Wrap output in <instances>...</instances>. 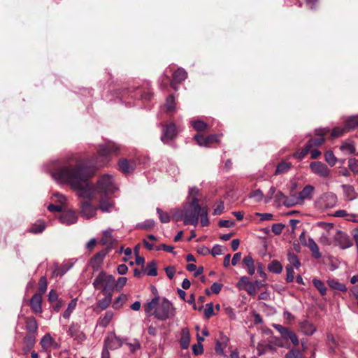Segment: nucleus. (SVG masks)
Segmentation results:
<instances>
[{"label": "nucleus", "instance_id": "nucleus-1", "mask_svg": "<svg viewBox=\"0 0 358 358\" xmlns=\"http://www.w3.org/2000/svg\"><path fill=\"white\" fill-rule=\"evenodd\" d=\"M120 147L113 141L98 145L97 152L81 159L74 166L61 159H52L42 165L41 170L52 179H92L110 161V155L118 154Z\"/></svg>", "mask_w": 358, "mask_h": 358}, {"label": "nucleus", "instance_id": "nucleus-2", "mask_svg": "<svg viewBox=\"0 0 358 358\" xmlns=\"http://www.w3.org/2000/svg\"><path fill=\"white\" fill-rule=\"evenodd\" d=\"M59 184L64 185L70 182V185L78 197L92 200L98 194L99 199V208L103 213H110L114 208V203L108 199L107 194H113L117 190L113 180H96V185L91 180H57Z\"/></svg>", "mask_w": 358, "mask_h": 358}, {"label": "nucleus", "instance_id": "nucleus-3", "mask_svg": "<svg viewBox=\"0 0 358 358\" xmlns=\"http://www.w3.org/2000/svg\"><path fill=\"white\" fill-rule=\"evenodd\" d=\"M153 92L151 91L150 82H147L145 85H132L128 87H117L113 90V95L120 99L127 106H134L131 102H127L124 99L131 98L132 100L149 102L153 97Z\"/></svg>", "mask_w": 358, "mask_h": 358}, {"label": "nucleus", "instance_id": "nucleus-4", "mask_svg": "<svg viewBox=\"0 0 358 358\" xmlns=\"http://www.w3.org/2000/svg\"><path fill=\"white\" fill-rule=\"evenodd\" d=\"M202 208L197 197H192L189 202H187L184 205L186 216L185 225L192 224L196 227L198 224Z\"/></svg>", "mask_w": 358, "mask_h": 358}, {"label": "nucleus", "instance_id": "nucleus-5", "mask_svg": "<svg viewBox=\"0 0 358 358\" xmlns=\"http://www.w3.org/2000/svg\"><path fill=\"white\" fill-rule=\"evenodd\" d=\"M152 315L160 321H166L175 317L176 308L168 299L163 298Z\"/></svg>", "mask_w": 358, "mask_h": 358}, {"label": "nucleus", "instance_id": "nucleus-6", "mask_svg": "<svg viewBox=\"0 0 358 358\" xmlns=\"http://www.w3.org/2000/svg\"><path fill=\"white\" fill-rule=\"evenodd\" d=\"M115 279L113 275H108L104 271H101L93 282V286L96 289H102L103 294L113 291Z\"/></svg>", "mask_w": 358, "mask_h": 358}, {"label": "nucleus", "instance_id": "nucleus-7", "mask_svg": "<svg viewBox=\"0 0 358 358\" xmlns=\"http://www.w3.org/2000/svg\"><path fill=\"white\" fill-rule=\"evenodd\" d=\"M292 166V163L289 162L282 161L278 163L275 166L273 164H270L265 167V171L268 172L270 169H273L272 173H266V176L261 174L259 177L255 178V179H266L265 178H271L287 173Z\"/></svg>", "mask_w": 358, "mask_h": 358}, {"label": "nucleus", "instance_id": "nucleus-8", "mask_svg": "<svg viewBox=\"0 0 358 358\" xmlns=\"http://www.w3.org/2000/svg\"><path fill=\"white\" fill-rule=\"evenodd\" d=\"M162 134L160 136L161 141L164 144H168L169 142L174 141L178 135V130L174 122H170L169 124H162Z\"/></svg>", "mask_w": 358, "mask_h": 358}, {"label": "nucleus", "instance_id": "nucleus-9", "mask_svg": "<svg viewBox=\"0 0 358 358\" xmlns=\"http://www.w3.org/2000/svg\"><path fill=\"white\" fill-rule=\"evenodd\" d=\"M117 168L122 173L129 176L137 169V162L134 159L122 157L119 159Z\"/></svg>", "mask_w": 358, "mask_h": 358}, {"label": "nucleus", "instance_id": "nucleus-10", "mask_svg": "<svg viewBox=\"0 0 358 358\" xmlns=\"http://www.w3.org/2000/svg\"><path fill=\"white\" fill-rule=\"evenodd\" d=\"M158 84L162 90H166L169 85L171 89L177 92L179 90V85L181 84V83L175 82V80H171L166 74V71H164L158 79Z\"/></svg>", "mask_w": 358, "mask_h": 358}, {"label": "nucleus", "instance_id": "nucleus-11", "mask_svg": "<svg viewBox=\"0 0 358 358\" xmlns=\"http://www.w3.org/2000/svg\"><path fill=\"white\" fill-rule=\"evenodd\" d=\"M309 167L312 173L319 176L320 177L327 178L329 176V168L322 162H313L310 164Z\"/></svg>", "mask_w": 358, "mask_h": 358}, {"label": "nucleus", "instance_id": "nucleus-12", "mask_svg": "<svg viewBox=\"0 0 358 358\" xmlns=\"http://www.w3.org/2000/svg\"><path fill=\"white\" fill-rule=\"evenodd\" d=\"M98 208L93 206L88 201H83L80 202V214L86 218L90 219L95 216Z\"/></svg>", "mask_w": 358, "mask_h": 358}, {"label": "nucleus", "instance_id": "nucleus-13", "mask_svg": "<svg viewBox=\"0 0 358 358\" xmlns=\"http://www.w3.org/2000/svg\"><path fill=\"white\" fill-rule=\"evenodd\" d=\"M335 241L342 249L348 248L352 245V242L349 236L341 231H337L335 236Z\"/></svg>", "mask_w": 358, "mask_h": 358}, {"label": "nucleus", "instance_id": "nucleus-14", "mask_svg": "<svg viewBox=\"0 0 358 358\" xmlns=\"http://www.w3.org/2000/svg\"><path fill=\"white\" fill-rule=\"evenodd\" d=\"M60 222L65 225H71L76 223L78 220V217L76 213L73 210H68L63 212L59 217Z\"/></svg>", "mask_w": 358, "mask_h": 358}, {"label": "nucleus", "instance_id": "nucleus-15", "mask_svg": "<svg viewBox=\"0 0 358 358\" xmlns=\"http://www.w3.org/2000/svg\"><path fill=\"white\" fill-rule=\"evenodd\" d=\"M343 125L346 131H354L358 128V114L343 117Z\"/></svg>", "mask_w": 358, "mask_h": 358}, {"label": "nucleus", "instance_id": "nucleus-16", "mask_svg": "<svg viewBox=\"0 0 358 358\" xmlns=\"http://www.w3.org/2000/svg\"><path fill=\"white\" fill-rule=\"evenodd\" d=\"M320 200L326 208H331L337 203V196L332 192H327L321 196Z\"/></svg>", "mask_w": 358, "mask_h": 358}, {"label": "nucleus", "instance_id": "nucleus-17", "mask_svg": "<svg viewBox=\"0 0 358 358\" xmlns=\"http://www.w3.org/2000/svg\"><path fill=\"white\" fill-rule=\"evenodd\" d=\"M301 331L306 336H312L317 330L316 327L308 320H303L299 322Z\"/></svg>", "mask_w": 358, "mask_h": 358}, {"label": "nucleus", "instance_id": "nucleus-18", "mask_svg": "<svg viewBox=\"0 0 358 358\" xmlns=\"http://www.w3.org/2000/svg\"><path fill=\"white\" fill-rule=\"evenodd\" d=\"M314 190L315 187L313 185H306L297 194L298 199H299L301 203H303L304 200H310L313 198Z\"/></svg>", "mask_w": 358, "mask_h": 358}, {"label": "nucleus", "instance_id": "nucleus-19", "mask_svg": "<svg viewBox=\"0 0 358 358\" xmlns=\"http://www.w3.org/2000/svg\"><path fill=\"white\" fill-rule=\"evenodd\" d=\"M42 296L41 294H35L30 299V306L35 313H41L42 312L41 308Z\"/></svg>", "mask_w": 358, "mask_h": 358}, {"label": "nucleus", "instance_id": "nucleus-20", "mask_svg": "<svg viewBox=\"0 0 358 358\" xmlns=\"http://www.w3.org/2000/svg\"><path fill=\"white\" fill-rule=\"evenodd\" d=\"M122 345L120 339L115 334L105 339V345L111 350L119 348Z\"/></svg>", "mask_w": 358, "mask_h": 358}, {"label": "nucleus", "instance_id": "nucleus-21", "mask_svg": "<svg viewBox=\"0 0 358 358\" xmlns=\"http://www.w3.org/2000/svg\"><path fill=\"white\" fill-rule=\"evenodd\" d=\"M107 252L101 250L97 252L91 259V266L94 271H97L101 266Z\"/></svg>", "mask_w": 358, "mask_h": 358}, {"label": "nucleus", "instance_id": "nucleus-22", "mask_svg": "<svg viewBox=\"0 0 358 358\" xmlns=\"http://www.w3.org/2000/svg\"><path fill=\"white\" fill-rule=\"evenodd\" d=\"M159 296H155L150 301H147L145 305V313L148 316L152 315V313L159 304Z\"/></svg>", "mask_w": 358, "mask_h": 358}, {"label": "nucleus", "instance_id": "nucleus-23", "mask_svg": "<svg viewBox=\"0 0 358 358\" xmlns=\"http://www.w3.org/2000/svg\"><path fill=\"white\" fill-rule=\"evenodd\" d=\"M73 264L70 263H64L61 266H59L58 264H55L54 269L52 271V276L53 277H57V276H62L64 275L71 268Z\"/></svg>", "mask_w": 358, "mask_h": 358}, {"label": "nucleus", "instance_id": "nucleus-24", "mask_svg": "<svg viewBox=\"0 0 358 358\" xmlns=\"http://www.w3.org/2000/svg\"><path fill=\"white\" fill-rule=\"evenodd\" d=\"M191 126L197 132L205 131L208 129V124L201 119H192L190 121Z\"/></svg>", "mask_w": 358, "mask_h": 358}, {"label": "nucleus", "instance_id": "nucleus-25", "mask_svg": "<svg viewBox=\"0 0 358 358\" xmlns=\"http://www.w3.org/2000/svg\"><path fill=\"white\" fill-rule=\"evenodd\" d=\"M304 246L308 247L312 252V255L315 259H320L322 255L320 252L319 247L313 240V238L309 237L306 245Z\"/></svg>", "mask_w": 358, "mask_h": 358}, {"label": "nucleus", "instance_id": "nucleus-26", "mask_svg": "<svg viewBox=\"0 0 358 358\" xmlns=\"http://www.w3.org/2000/svg\"><path fill=\"white\" fill-rule=\"evenodd\" d=\"M304 246L308 247L312 252V255L315 259H320L322 255L320 252L319 247L313 240V238L309 237L306 245Z\"/></svg>", "mask_w": 358, "mask_h": 358}, {"label": "nucleus", "instance_id": "nucleus-27", "mask_svg": "<svg viewBox=\"0 0 358 358\" xmlns=\"http://www.w3.org/2000/svg\"><path fill=\"white\" fill-rule=\"evenodd\" d=\"M187 72L182 67H178V69L173 73L172 79L175 82L182 83L187 78Z\"/></svg>", "mask_w": 358, "mask_h": 358}, {"label": "nucleus", "instance_id": "nucleus-28", "mask_svg": "<svg viewBox=\"0 0 358 358\" xmlns=\"http://www.w3.org/2000/svg\"><path fill=\"white\" fill-rule=\"evenodd\" d=\"M190 341L189 331L187 328H183L181 331L180 345L181 348L186 350L189 348Z\"/></svg>", "mask_w": 358, "mask_h": 358}, {"label": "nucleus", "instance_id": "nucleus-29", "mask_svg": "<svg viewBox=\"0 0 358 358\" xmlns=\"http://www.w3.org/2000/svg\"><path fill=\"white\" fill-rule=\"evenodd\" d=\"M165 106L167 112L173 113L176 109V96L173 94H169L166 98Z\"/></svg>", "mask_w": 358, "mask_h": 358}, {"label": "nucleus", "instance_id": "nucleus-30", "mask_svg": "<svg viewBox=\"0 0 358 358\" xmlns=\"http://www.w3.org/2000/svg\"><path fill=\"white\" fill-rule=\"evenodd\" d=\"M78 90H71L74 94L79 95L80 96H84L86 99L92 98L94 93V89L92 87H76Z\"/></svg>", "mask_w": 358, "mask_h": 358}, {"label": "nucleus", "instance_id": "nucleus-31", "mask_svg": "<svg viewBox=\"0 0 358 358\" xmlns=\"http://www.w3.org/2000/svg\"><path fill=\"white\" fill-rule=\"evenodd\" d=\"M171 217L172 220L175 222H179L182 221L183 224H185V208L182 209H173L171 210Z\"/></svg>", "mask_w": 358, "mask_h": 358}, {"label": "nucleus", "instance_id": "nucleus-32", "mask_svg": "<svg viewBox=\"0 0 358 358\" xmlns=\"http://www.w3.org/2000/svg\"><path fill=\"white\" fill-rule=\"evenodd\" d=\"M113 292V291H110L108 292L107 294H103L106 296V297L101 299L98 301L97 306L101 310H105L110 306L112 300Z\"/></svg>", "mask_w": 358, "mask_h": 358}, {"label": "nucleus", "instance_id": "nucleus-33", "mask_svg": "<svg viewBox=\"0 0 358 358\" xmlns=\"http://www.w3.org/2000/svg\"><path fill=\"white\" fill-rule=\"evenodd\" d=\"M281 337L285 341L290 340L294 345H299V339L297 336L294 331H291L288 328L286 329Z\"/></svg>", "mask_w": 358, "mask_h": 358}, {"label": "nucleus", "instance_id": "nucleus-34", "mask_svg": "<svg viewBox=\"0 0 358 358\" xmlns=\"http://www.w3.org/2000/svg\"><path fill=\"white\" fill-rule=\"evenodd\" d=\"M243 262L247 267L248 273L252 275L255 272V267L252 257L250 255L245 256L243 258Z\"/></svg>", "mask_w": 358, "mask_h": 358}, {"label": "nucleus", "instance_id": "nucleus-35", "mask_svg": "<svg viewBox=\"0 0 358 358\" xmlns=\"http://www.w3.org/2000/svg\"><path fill=\"white\" fill-rule=\"evenodd\" d=\"M144 273H146L149 276L157 275V268L156 262L152 260V261L148 262L146 265L145 269L144 270Z\"/></svg>", "mask_w": 358, "mask_h": 358}, {"label": "nucleus", "instance_id": "nucleus-36", "mask_svg": "<svg viewBox=\"0 0 358 358\" xmlns=\"http://www.w3.org/2000/svg\"><path fill=\"white\" fill-rule=\"evenodd\" d=\"M36 342V336L34 334H27L24 338V343L25 344L24 350L29 351L34 346Z\"/></svg>", "mask_w": 358, "mask_h": 358}, {"label": "nucleus", "instance_id": "nucleus-37", "mask_svg": "<svg viewBox=\"0 0 358 358\" xmlns=\"http://www.w3.org/2000/svg\"><path fill=\"white\" fill-rule=\"evenodd\" d=\"M282 203L286 207H292L296 204H302L299 199H298L296 194H291L290 196H287Z\"/></svg>", "mask_w": 358, "mask_h": 358}, {"label": "nucleus", "instance_id": "nucleus-38", "mask_svg": "<svg viewBox=\"0 0 358 358\" xmlns=\"http://www.w3.org/2000/svg\"><path fill=\"white\" fill-rule=\"evenodd\" d=\"M324 160L331 166H334L338 158H337L332 150H328L324 152Z\"/></svg>", "mask_w": 358, "mask_h": 358}, {"label": "nucleus", "instance_id": "nucleus-39", "mask_svg": "<svg viewBox=\"0 0 358 358\" xmlns=\"http://www.w3.org/2000/svg\"><path fill=\"white\" fill-rule=\"evenodd\" d=\"M329 286L336 290H339L341 292H346L347 288L344 284H342L338 282L336 279H330L327 281Z\"/></svg>", "mask_w": 358, "mask_h": 358}, {"label": "nucleus", "instance_id": "nucleus-40", "mask_svg": "<svg viewBox=\"0 0 358 358\" xmlns=\"http://www.w3.org/2000/svg\"><path fill=\"white\" fill-rule=\"evenodd\" d=\"M45 227L46 224L43 221H38L30 227L29 231L34 234H40L45 230Z\"/></svg>", "mask_w": 358, "mask_h": 358}, {"label": "nucleus", "instance_id": "nucleus-41", "mask_svg": "<svg viewBox=\"0 0 358 358\" xmlns=\"http://www.w3.org/2000/svg\"><path fill=\"white\" fill-rule=\"evenodd\" d=\"M268 270L271 273L279 274L282 271V266L278 261L273 260L268 264Z\"/></svg>", "mask_w": 358, "mask_h": 358}, {"label": "nucleus", "instance_id": "nucleus-42", "mask_svg": "<svg viewBox=\"0 0 358 358\" xmlns=\"http://www.w3.org/2000/svg\"><path fill=\"white\" fill-rule=\"evenodd\" d=\"M25 329L29 334H35L38 329L36 320L34 318L27 320L26 321Z\"/></svg>", "mask_w": 358, "mask_h": 358}, {"label": "nucleus", "instance_id": "nucleus-43", "mask_svg": "<svg viewBox=\"0 0 358 358\" xmlns=\"http://www.w3.org/2000/svg\"><path fill=\"white\" fill-rule=\"evenodd\" d=\"M313 284L314 287L319 291L322 296H324L327 293V287L324 283L318 278L313 279Z\"/></svg>", "mask_w": 358, "mask_h": 358}, {"label": "nucleus", "instance_id": "nucleus-44", "mask_svg": "<svg viewBox=\"0 0 358 358\" xmlns=\"http://www.w3.org/2000/svg\"><path fill=\"white\" fill-rule=\"evenodd\" d=\"M342 151H347L350 155H355L356 152V148L353 142H343L340 147Z\"/></svg>", "mask_w": 358, "mask_h": 358}, {"label": "nucleus", "instance_id": "nucleus-45", "mask_svg": "<svg viewBox=\"0 0 358 358\" xmlns=\"http://www.w3.org/2000/svg\"><path fill=\"white\" fill-rule=\"evenodd\" d=\"M155 224V222L154 220L148 219V220H145L143 222L138 223L136 227L137 229H143V230H150L154 227Z\"/></svg>", "mask_w": 358, "mask_h": 358}, {"label": "nucleus", "instance_id": "nucleus-46", "mask_svg": "<svg viewBox=\"0 0 358 358\" xmlns=\"http://www.w3.org/2000/svg\"><path fill=\"white\" fill-rule=\"evenodd\" d=\"M325 141V138H310L307 141L306 145L310 150L313 147L318 148L322 146Z\"/></svg>", "mask_w": 358, "mask_h": 358}, {"label": "nucleus", "instance_id": "nucleus-47", "mask_svg": "<svg viewBox=\"0 0 358 358\" xmlns=\"http://www.w3.org/2000/svg\"><path fill=\"white\" fill-rule=\"evenodd\" d=\"M77 305V299H72L68 304L67 309L63 313V317L66 319L69 318L71 314L76 308Z\"/></svg>", "mask_w": 358, "mask_h": 358}, {"label": "nucleus", "instance_id": "nucleus-48", "mask_svg": "<svg viewBox=\"0 0 358 358\" xmlns=\"http://www.w3.org/2000/svg\"><path fill=\"white\" fill-rule=\"evenodd\" d=\"M53 342V338L49 334H46L41 340L40 344L43 349L49 348Z\"/></svg>", "mask_w": 358, "mask_h": 358}, {"label": "nucleus", "instance_id": "nucleus-49", "mask_svg": "<svg viewBox=\"0 0 358 358\" xmlns=\"http://www.w3.org/2000/svg\"><path fill=\"white\" fill-rule=\"evenodd\" d=\"M113 317V313L112 311L106 312L103 317H101L100 319L99 325L103 327H107Z\"/></svg>", "mask_w": 358, "mask_h": 358}, {"label": "nucleus", "instance_id": "nucleus-50", "mask_svg": "<svg viewBox=\"0 0 358 358\" xmlns=\"http://www.w3.org/2000/svg\"><path fill=\"white\" fill-rule=\"evenodd\" d=\"M222 136V134H210L206 136V142L207 144V148L212 143H217L220 141V137Z\"/></svg>", "mask_w": 358, "mask_h": 358}, {"label": "nucleus", "instance_id": "nucleus-51", "mask_svg": "<svg viewBox=\"0 0 358 358\" xmlns=\"http://www.w3.org/2000/svg\"><path fill=\"white\" fill-rule=\"evenodd\" d=\"M113 238L111 233V230H106L103 233L101 238V243L103 245H111L113 243Z\"/></svg>", "mask_w": 358, "mask_h": 358}, {"label": "nucleus", "instance_id": "nucleus-52", "mask_svg": "<svg viewBox=\"0 0 358 358\" xmlns=\"http://www.w3.org/2000/svg\"><path fill=\"white\" fill-rule=\"evenodd\" d=\"M157 213L159 215V219L162 223H168L171 220L169 214L166 212H164L161 208H157Z\"/></svg>", "mask_w": 358, "mask_h": 358}, {"label": "nucleus", "instance_id": "nucleus-53", "mask_svg": "<svg viewBox=\"0 0 358 358\" xmlns=\"http://www.w3.org/2000/svg\"><path fill=\"white\" fill-rule=\"evenodd\" d=\"M201 218V225L202 227H206L209 224V219L208 216V209L206 207H203L201 215H199Z\"/></svg>", "mask_w": 358, "mask_h": 358}, {"label": "nucleus", "instance_id": "nucleus-54", "mask_svg": "<svg viewBox=\"0 0 358 358\" xmlns=\"http://www.w3.org/2000/svg\"><path fill=\"white\" fill-rule=\"evenodd\" d=\"M48 288V282L45 276L41 277L39 281H38V294H43L46 291Z\"/></svg>", "mask_w": 358, "mask_h": 358}, {"label": "nucleus", "instance_id": "nucleus-55", "mask_svg": "<svg viewBox=\"0 0 358 358\" xmlns=\"http://www.w3.org/2000/svg\"><path fill=\"white\" fill-rule=\"evenodd\" d=\"M79 329L80 326L78 324L73 323L69 326V329L67 330V334L72 338L76 337L77 334L80 331Z\"/></svg>", "mask_w": 358, "mask_h": 358}, {"label": "nucleus", "instance_id": "nucleus-56", "mask_svg": "<svg viewBox=\"0 0 358 358\" xmlns=\"http://www.w3.org/2000/svg\"><path fill=\"white\" fill-rule=\"evenodd\" d=\"M288 261L292 264L291 266L296 267V268L301 266L300 261L296 255L294 253L288 254Z\"/></svg>", "mask_w": 358, "mask_h": 358}, {"label": "nucleus", "instance_id": "nucleus-57", "mask_svg": "<svg viewBox=\"0 0 358 358\" xmlns=\"http://www.w3.org/2000/svg\"><path fill=\"white\" fill-rule=\"evenodd\" d=\"M193 139L196 141L197 144L200 147L207 148V144L206 142V136H204L203 135H202L201 134H196L193 136Z\"/></svg>", "mask_w": 358, "mask_h": 358}, {"label": "nucleus", "instance_id": "nucleus-58", "mask_svg": "<svg viewBox=\"0 0 358 358\" xmlns=\"http://www.w3.org/2000/svg\"><path fill=\"white\" fill-rule=\"evenodd\" d=\"M348 167L355 174L358 173V159L356 158L349 159Z\"/></svg>", "mask_w": 358, "mask_h": 358}, {"label": "nucleus", "instance_id": "nucleus-59", "mask_svg": "<svg viewBox=\"0 0 358 358\" xmlns=\"http://www.w3.org/2000/svg\"><path fill=\"white\" fill-rule=\"evenodd\" d=\"M285 269L287 272L286 281L287 282H293L294 279V271L292 266L287 265Z\"/></svg>", "mask_w": 358, "mask_h": 358}, {"label": "nucleus", "instance_id": "nucleus-60", "mask_svg": "<svg viewBox=\"0 0 358 358\" xmlns=\"http://www.w3.org/2000/svg\"><path fill=\"white\" fill-rule=\"evenodd\" d=\"M310 151V148L306 144L303 147V148H301V150H299L297 152H296L294 154V157H296L300 159H302L307 155L308 153H309Z\"/></svg>", "mask_w": 358, "mask_h": 358}, {"label": "nucleus", "instance_id": "nucleus-61", "mask_svg": "<svg viewBox=\"0 0 358 358\" xmlns=\"http://www.w3.org/2000/svg\"><path fill=\"white\" fill-rule=\"evenodd\" d=\"M343 188L348 199L352 200L355 198V190L352 186L344 185Z\"/></svg>", "mask_w": 358, "mask_h": 358}, {"label": "nucleus", "instance_id": "nucleus-62", "mask_svg": "<svg viewBox=\"0 0 358 358\" xmlns=\"http://www.w3.org/2000/svg\"><path fill=\"white\" fill-rule=\"evenodd\" d=\"M347 131L345 129V127L343 129L340 127H334L332 129L331 131V137L333 138H338L344 134V133Z\"/></svg>", "mask_w": 358, "mask_h": 358}, {"label": "nucleus", "instance_id": "nucleus-63", "mask_svg": "<svg viewBox=\"0 0 358 358\" xmlns=\"http://www.w3.org/2000/svg\"><path fill=\"white\" fill-rule=\"evenodd\" d=\"M306 6L311 10H317L319 8L320 0H304Z\"/></svg>", "mask_w": 358, "mask_h": 358}, {"label": "nucleus", "instance_id": "nucleus-64", "mask_svg": "<svg viewBox=\"0 0 358 358\" xmlns=\"http://www.w3.org/2000/svg\"><path fill=\"white\" fill-rule=\"evenodd\" d=\"M285 358H303L300 350L297 349L290 350L285 356Z\"/></svg>", "mask_w": 358, "mask_h": 358}]
</instances>
